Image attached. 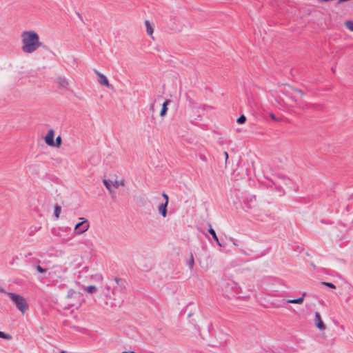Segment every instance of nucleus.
<instances>
[{
	"instance_id": "f257e3e1",
	"label": "nucleus",
	"mask_w": 353,
	"mask_h": 353,
	"mask_svg": "<svg viewBox=\"0 0 353 353\" xmlns=\"http://www.w3.org/2000/svg\"><path fill=\"white\" fill-rule=\"evenodd\" d=\"M21 50L26 54H32L41 46L39 34L34 30L21 32Z\"/></svg>"
},
{
	"instance_id": "f03ea898",
	"label": "nucleus",
	"mask_w": 353,
	"mask_h": 353,
	"mask_svg": "<svg viewBox=\"0 0 353 353\" xmlns=\"http://www.w3.org/2000/svg\"><path fill=\"white\" fill-rule=\"evenodd\" d=\"M6 294L22 314L26 312L28 310V303L23 296L13 292H7Z\"/></svg>"
},
{
	"instance_id": "7ed1b4c3",
	"label": "nucleus",
	"mask_w": 353,
	"mask_h": 353,
	"mask_svg": "<svg viewBox=\"0 0 353 353\" xmlns=\"http://www.w3.org/2000/svg\"><path fill=\"white\" fill-rule=\"evenodd\" d=\"M111 286H112L113 288L112 292L113 299L114 301H117L118 298L119 303H120L121 302V294L123 291V287L120 284V279L118 278H115L114 281L112 282V283H110V285L107 286V290H109Z\"/></svg>"
},
{
	"instance_id": "20e7f679",
	"label": "nucleus",
	"mask_w": 353,
	"mask_h": 353,
	"mask_svg": "<svg viewBox=\"0 0 353 353\" xmlns=\"http://www.w3.org/2000/svg\"><path fill=\"white\" fill-rule=\"evenodd\" d=\"M81 222L77 223L74 226V233L76 234H81L85 232L90 228L88 221L84 217L79 219Z\"/></svg>"
},
{
	"instance_id": "39448f33",
	"label": "nucleus",
	"mask_w": 353,
	"mask_h": 353,
	"mask_svg": "<svg viewBox=\"0 0 353 353\" xmlns=\"http://www.w3.org/2000/svg\"><path fill=\"white\" fill-rule=\"evenodd\" d=\"M162 196L164 198L165 201L159 205L158 212L163 218H165L168 214L167 208L169 202V197L165 192H163Z\"/></svg>"
},
{
	"instance_id": "423d86ee",
	"label": "nucleus",
	"mask_w": 353,
	"mask_h": 353,
	"mask_svg": "<svg viewBox=\"0 0 353 353\" xmlns=\"http://www.w3.org/2000/svg\"><path fill=\"white\" fill-rule=\"evenodd\" d=\"M94 73L97 76L98 82L101 85H104L108 88H112V86L109 83V81H108L107 77L104 74H101V72H99L98 70H94Z\"/></svg>"
},
{
	"instance_id": "0eeeda50",
	"label": "nucleus",
	"mask_w": 353,
	"mask_h": 353,
	"mask_svg": "<svg viewBox=\"0 0 353 353\" xmlns=\"http://www.w3.org/2000/svg\"><path fill=\"white\" fill-rule=\"evenodd\" d=\"M54 131L52 129H50L48 131L47 134L44 137L45 143L49 146H54Z\"/></svg>"
},
{
	"instance_id": "6e6552de",
	"label": "nucleus",
	"mask_w": 353,
	"mask_h": 353,
	"mask_svg": "<svg viewBox=\"0 0 353 353\" xmlns=\"http://www.w3.org/2000/svg\"><path fill=\"white\" fill-rule=\"evenodd\" d=\"M314 323L316 326L320 330H324L325 329V326L323 323V322L321 320V315L319 312H315V319H314Z\"/></svg>"
},
{
	"instance_id": "1a4fd4ad",
	"label": "nucleus",
	"mask_w": 353,
	"mask_h": 353,
	"mask_svg": "<svg viewBox=\"0 0 353 353\" xmlns=\"http://www.w3.org/2000/svg\"><path fill=\"white\" fill-rule=\"evenodd\" d=\"M57 82L60 88L66 89L69 85V82L65 77H59Z\"/></svg>"
},
{
	"instance_id": "9d476101",
	"label": "nucleus",
	"mask_w": 353,
	"mask_h": 353,
	"mask_svg": "<svg viewBox=\"0 0 353 353\" xmlns=\"http://www.w3.org/2000/svg\"><path fill=\"white\" fill-rule=\"evenodd\" d=\"M147 34L152 36L154 32V25L148 20L145 21Z\"/></svg>"
},
{
	"instance_id": "9b49d317",
	"label": "nucleus",
	"mask_w": 353,
	"mask_h": 353,
	"mask_svg": "<svg viewBox=\"0 0 353 353\" xmlns=\"http://www.w3.org/2000/svg\"><path fill=\"white\" fill-rule=\"evenodd\" d=\"M305 296V293H303L301 297L298 298V299H289L286 302L288 303L301 304L303 302Z\"/></svg>"
},
{
	"instance_id": "f8f14e48",
	"label": "nucleus",
	"mask_w": 353,
	"mask_h": 353,
	"mask_svg": "<svg viewBox=\"0 0 353 353\" xmlns=\"http://www.w3.org/2000/svg\"><path fill=\"white\" fill-rule=\"evenodd\" d=\"M170 103V100H166L164 101L162 105V108L160 112L161 117H164L166 114L167 110H168V105Z\"/></svg>"
},
{
	"instance_id": "ddd939ff",
	"label": "nucleus",
	"mask_w": 353,
	"mask_h": 353,
	"mask_svg": "<svg viewBox=\"0 0 353 353\" xmlns=\"http://www.w3.org/2000/svg\"><path fill=\"white\" fill-rule=\"evenodd\" d=\"M103 183L104 185L105 186V188L108 189V190L110 192V193L112 194V193L114 192V190L112 186V183L111 184L108 180L103 179Z\"/></svg>"
},
{
	"instance_id": "4468645a",
	"label": "nucleus",
	"mask_w": 353,
	"mask_h": 353,
	"mask_svg": "<svg viewBox=\"0 0 353 353\" xmlns=\"http://www.w3.org/2000/svg\"><path fill=\"white\" fill-rule=\"evenodd\" d=\"M120 185L121 186L125 185V180L124 179H121V180L116 179L114 181L112 182V186L114 188V190L117 189Z\"/></svg>"
},
{
	"instance_id": "2eb2a0df",
	"label": "nucleus",
	"mask_w": 353,
	"mask_h": 353,
	"mask_svg": "<svg viewBox=\"0 0 353 353\" xmlns=\"http://www.w3.org/2000/svg\"><path fill=\"white\" fill-rule=\"evenodd\" d=\"M187 264L190 270H192L194 265V259L193 254L192 253L190 254V256L187 262Z\"/></svg>"
},
{
	"instance_id": "dca6fc26",
	"label": "nucleus",
	"mask_w": 353,
	"mask_h": 353,
	"mask_svg": "<svg viewBox=\"0 0 353 353\" xmlns=\"http://www.w3.org/2000/svg\"><path fill=\"white\" fill-rule=\"evenodd\" d=\"M210 228L208 230L209 233L212 235V238L216 241V243H219V239L216 236V234L215 231L212 229V225H209Z\"/></svg>"
},
{
	"instance_id": "f3484780",
	"label": "nucleus",
	"mask_w": 353,
	"mask_h": 353,
	"mask_svg": "<svg viewBox=\"0 0 353 353\" xmlns=\"http://www.w3.org/2000/svg\"><path fill=\"white\" fill-rule=\"evenodd\" d=\"M61 207L60 205H57L54 207V216H55L56 219H59V215L61 214Z\"/></svg>"
},
{
	"instance_id": "a211bd4d",
	"label": "nucleus",
	"mask_w": 353,
	"mask_h": 353,
	"mask_svg": "<svg viewBox=\"0 0 353 353\" xmlns=\"http://www.w3.org/2000/svg\"><path fill=\"white\" fill-rule=\"evenodd\" d=\"M345 26L349 30L353 32V21H347Z\"/></svg>"
},
{
	"instance_id": "6ab92c4d",
	"label": "nucleus",
	"mask_w": 353,
	"mask_h": 353,
	"mask_svg": "<svg viewBox=\"0 0 353 353\" xmlns=\"http://www.w3.org/2000/svg\"><path fill=\"white\" fill-rule=\"evenodd\" d=\"M96 290V287L94 285L88 286L85 289V291L90 294H92Z\"/></svg>"
},
{
	"instance_id": "aec40b11",
	"label": "nucleus",
	"mask_w": 353,
	"mask_h": 353,
	"mask_svg": "<svg viewBox=\"0 0 353 353\" xmlns=\"http://www.w3.org/2000/svg\"><path fill=\"white\" fill-rule=\"evenodd\" d=\"M0 337L8 340H10L12 339V336L10 334H6L5 332L1 331Z\"/></svg>"
},
{
	"instance_id": "412c9836",
	"label": "nucleus",
	"mask_w": 353,
	"mask_h": 353,
	"mask_svg": "<svg viewBox=\"0 0 353 353\" xmlns=\"http://www.w3.org/2000/svg\"><path fill=\"white\" fill-rule=\"evenodd\" d=\"M61 145V136H58L54 141V146L57 148H59Z\"/></svg>"
},
{
	"instance_id": "4be33fe9",
	"label": "nucleus",
	"mask_w": 353,
	"mask_h": 353,
	"mask_svg": "<svg viewBox=\"0 0 353 353\" xmlns=\"http://www.w3.org/2000/svg\"><path fill=\"white\" fill-rule=\"evenodd\" d=\"M245 121H246V117H245L244 115H241V116H240V117L237 119V123H238L243 124V123H244Z\"/></svg>"
},
{
	"instance_id": "5701e85b",
	"label": "nucleus",
	"mask_w": 353,
	"mask_h": 353,
	"mask_svg": "<svg viewBox=\"0 0 353 353\" xmlns=\"http://www.w3.org/2000/svg\"><path fill=\"white\" fill-rule=\"evenodd\" d=\"M322 285H323L325 286H327L328 288H330L332 289L336 288V286L333 283H332L322 282Z\"/></svg>"
},
{
	"instance_id": "b1692460",
	"label": "nucleus",
	"mask_w": 353,
	"mask_h": 353,
	"mask_svg": "<svg viewBox=\"0 0 353 353\" xmlns=\"http://www.w3.org/2000/svg\"><path fill=\"white\" fill-rule=\"evenodd\" d=\"M36 269L38 271V272L41 273V274H43L46 272V270L43 268L42 267H41L40 265H37L36 267Z\"/></svg>"
},
{
	"instance_id": "393cba45",
	"label": "nucleus",
	"mask_w": 353,
	"mask_h": 353,
	"mask_svg": "<svg viewBox=\"0 0 353 353\" xmlns=\"http://www.w3.org/2000/svg\"><path fill=\"white\" fill-rule=\"evenodd\" d=\"M75 295H79V294L77 293L76 292H74V290H70L69 292L68 296H75Z\"/></svg>"
},
{
	"instance_id": "a878e982",
	"label": "nucleus",
	"mask_w": 353,
	"mask_h": 353,
	"mask_svg": "<svg viewBox=\"0 0 353 353\" xmlns=\"http://www.w3.org/2000/svg\"><path fill=\"white\" fill-rule=\"evenodd\" d=\"M295 92L300 94L301 97L303 96V92L300 90H295Z\"/></svg>"
},
{
	"instance_id": "bb28decb",
	"label": "nucleus",
	"mask_w": 353,
	"mask_h": 353,
	"mask_svg": "<svg viewBox=\"0 0 353 353\" xmlns=\"http://www.w3.org/2000/svg\"><path fill=\"white\" fill-rule=\"evenodd\" d=\"M270 117L274 119V120H277L276 117H275V115L274 114H270Z\"/></svg>"
},
{
	"instance_id": "cd10ccee",
	"label": "nucleus",
	"mask_w": 353,
	"mask_h": 353,
	"mask_svg": "<svg viewBox=\"0 0 353 353\" xmlns=\"http://www.w3.org/2000/svg\"><path fill=\"white\" fill-rule=\"evenodd\" d=\"M224 154H225V160H227V159H228V152H225V153H224Z\"/></svg>"
},
{
	"instance_id": "c85d7f7f",
	"label": "nucleus",
	"mask_w": 353,
	"mask_h": 353,
	"mask_svg": "<svg viewBox=\"0 0 353 353\" xmlns=\"http://www.w3.org/2000/svg\"><path fill=\"white\" fill-rule=\"evenodd\" d=\"M217 244L219 245V246L222 247V245L219 241V243H217Z\"/></svg>"
},
{
	"instance_id": "c756f323",
	"label": "nucleus",
	"mask_w": 353,
	"mask_h": 353,
	"mask_svg": "<svg viewBox=\"0 0 353 353\" xmlns=\"http://www.w3.org/2000/svg\"><path fill=\"white\" fill-rule=\"evenodd\" d=\"M65 351H61V353H65Z\"/></svg>"
}]
</instances>
